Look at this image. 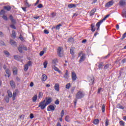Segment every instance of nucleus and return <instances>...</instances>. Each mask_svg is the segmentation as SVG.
Returning <instances> with one entry per match:
<instances>
[{
    "label": "nucleus",
    "mask_w": 126,
    "mask_h": 126,
    "mask_svg": "<svg viewBox=\"0 0 126 126\" xmlns=\"http://www.w3.org/2000/svg\"><path fill=\"white\" fill-rule=\"evenodd\" d=\"M44 54H45V52L43 51H41L39 53V55L42 56L44 55Z\"/></svg>",
    "instance_id": "obj_57"
},
{
    "label": "nucleus",
    "mask_w": 126,
    "mask_h": 126,
    "mask_svg": "<svg viewBox=\"0 0 126 126\" xmlns=\"http://www.w3.org/2000/svg\"><path fill=\"white\" fill-rule=\"evenodd\" d=\"M119 4L121 6H123V5H126V0H121L119 1Z\"/></svg>",
    "instance_id": "obj_10"
},
{
    "label": "nucleus",
    "mask_w": 126,
    "mask_h": 126,
    "mask_svg": "<svg viewBox=\"0 0 126 126\" xmlns=\"http://www.w3.org/2000/svg\"><path fill=\"white\" fill-rule=\"evenodd\" d=\"M102 89L101 88L98 89V92H97L98 94H100V93L101 92V90H102Z\"/></svg>",
    "instance_id": "obj_62"
},
{
    "label": "nucleus",
    "mask_w": 126,
    "mask_h": 126,
    "mask_svg": "<svg viewBox=\"0 0 126 126\" xmlns=\"http://www.w3.org/2000/svg\"><path fill=\"white\" fill-rule=\"evenodd\" d=\"M26 64H27L28 66H31V65H32V62H31V61H29Z\"/></svg>",
    "instance_id": "obj_41"
},
{
    "label": "nucleus",
    "mask_w": 126,
    "mask_h": 126,
    "mask_svg": "<svg viewBox=\"0 0 126 126\" xmlns=\"http://www.w3.org/2000/svg\"><path fill=\"white\" fill-rule=\"evenodd\" d=\"M113 4H114V1L111 0L108 2L106 3V4H105V6L106 7H110V6H112Z\"/></svg>",
    "instance_id": "obj_7"
},
{
    "label": "nucleus",
    "mask_w": 126,
    "mask_h": 126,
    "mask_svg": "<svg viewBox=\"0 0 126 126\" xmlns=\"http://www.w3.org/2000/svg\"><path fill=\"white\" fill-rule=\"evenodd\" d=\"M110 64H107L104 66V69H108L110 67Z\"/></svg>",
    "instance_id": "obj_39"
},
{
    "label": "nucleus",
    "mask_w": 126,
    "mask_h": 126,
    "mask_svg": "<svg viewBox=\"0 0 126 126\" xmlns=\"http://www.w3.org/2000/svg\"><path fill=\"white\" fill-rule=\"evenodd\" d=\"M57 16V13L53 12L51 13V17L54 18Z\"/></svg>",
    "instance_id": "obj_40"
},
{
    "label": "nucleus",
    "mask_w": 126,
    "mask_h": 126,
    "mask_svg": "<svg viewBox=\"0 0 126 126\" xmlns=\"http://www.w3.org/2000/svg\"><path fill=\"white\" fill-rule=\"evenodd\" d=\"M13 74H14V75H16V74H17V69L16 68L13 69Z\"/></svg>",
    "instance_id": "obj_35"
},
{
    "label": "nucleus",
    "mask_w": 126,
    "mask_h": 126,
    "mask_svg": "<svg viewBox=\"0 0 126 126\" xmlns=\"http://www.w3.org/2000/svg\"><path fill=\"white\" fill-rule=\"evenodd\" d=\"M95 12H96V9L94 8L90 12V16H93V15H94V13H95Z\"/></svg>",
    "instance_id": "obj_17"
},
{
    "label": "nucleus",
    "mask_w": 126,
    "mask_h": 126,
    "mask_svg": "<svg viewBox=\"0 0 126 126\" xmlns=\"http://www.w3.org/2000/svg\"><path fill=\"white\" fill-rule=\"evenodd\" d=\"M4 53L6 56H10L9 52H8L7 51H4Z\"/></svg>",
    "instance_id": "obj_49"
},
{
    "label": "nucleus",
    "mask_w": 126,
    "mask_h": 126,
    "mask_svg": "<svg viewBox=\"0 0 126 126\" xmlns=\"http://www.w3.org/2000/svg\"><path fill=\"white\" fill-rule=\"evenodd\" d=\"M55 105H59L60 104V101L59 99H57L56 101H55Z\"/></svg>",
    "instance_id": "obj_52"
},
{
    "label": "nucleus",
    "mask_w": 126,
    "mask_h": 126,
    "mask_svg": "<svg viewBox=\"0 0 126 126\" xmlns=\"http://www.w3.org/2000/svg\"><path fill=\"white\" fill-rule=\"evenodd\" d=\"M71 77L73 81H75V80H76V78H77V77L76 76V74H75V72H72Z\"/></svg>",
    "instance_id": "obj_8"
},
{
    "label": "nucleus",
    "mask_w": 126,
    "mask_h": 126,
    "mask_svg": "<svg viewBox=\"0 0 126 126\" xmlns=\"http://www.w3.org/2000/svg\"><path fill=\"white\" fill-rule=\"evenodd\" d=\"M29 66L26 64L24 66V70H25V71H27L28 70V69L29 68Z\"/></svg>",
    "instance_id": "obj_26"
},
{
    "label": "nucleus",
    "mask_w": 126,
    "mask_h": 126,
    "mask_svg": "<svg viewBox=\"0 0 126 126\" xmlns=\"http://www.w3.org/2000/svg\"><path fill=\"white\" fill-rule=\"evenodd\" d=\"M37 98H38L37 95H35L33 97H32V102H33V103L37 102Z\"/></svg>",
    "instance_id": "obj_22"
},
{
    "label": "nucleus",
    "mask_w": 126,
    "mask_h": 126,
    "mask_svg": "<svg viewBox=\"0 0 126 126\" xmlns=\"http://www.w3.org/2000/svg\"><path fill=\"white\" fill-rule=\"evenodd\" d=\"M105 104H103L101 108L102 113H105Z\"/></svg>",
    "instance_id": "obj_38"
},
{
    "label": "nucleus",
    "mask_w": 126,
    "mask_h": 126,
    "mask_svg": "<svg viewBox=\"0 0 126 126\" xmlns=\"http://www.w3.org/2000/svg\"><path fill=\"white\" fill-rule=\"evenodd\" d=\"M10 28H12L13 29H16V28L15 27V26H14V25H11Z\"/></svg>",
    "instance_id": "obj_55"
},
{
    "label": "nucleus",
    "mask_w": 126,
    "mask_h": 126,
    "mask_svg": "<svg viewBox=\"0 0 126 126\" xmlns=\"http://www.w3.org/2000/svg\"><path fill=\"white\" fill-rule=\"evenodd\" d=\"M3 36H4L3 33L1 32H0V37H3Z\"/></svg>",
    "instance_id": "obj_61"
},
{
    "label": "nucleus",
    "mask_w": 126,
    "mask_h": 126,
    "mask_svg": "<svg viewBox=\"0 0 126 126\" xmlns=\"http://www.w3.org/2000/svg\"><path fill=\"white\" fill-rule=\"evenodd\" d=\"M30 119H33L34 118V115L31 113L30 115Z\"/></svg>",
    "instance_id": "obj_59"
},
{
    "label": "nucleus",
    "mask_w": 126,
    "mask_h": 126,
    "mask_svg": "<svg viewBox=\"0 0 126 126\" xmlns=\"http://www.w3.org/2000/svg\"><path fill=\"white\" fill-rule=\"evenodd\" d=\"M11 36L13 37V38H15L16 37V34L15 33V31H12Z\"/></svg>",
    "instance_id": "obj_29"
},
{
    "label": "nucleus",
    "mask_w": 126,
    "mask_h": 126,
    "mask_svg": "<svg viewBox=\"0 0 126 126\" xmlns=\"http://www.w3.org/2000/svg\"><path fill=\"white\" fill-rule=\"evenodd\" d=\"M61 26H62V25L61 24H59L58 25L56 26V29L57 30H60V27H61Z\"/></svg>",
    "instance_id": "obj_47"
},
{
    "label": "nucleus",
    "mask_w": 126,
    "mask_h": 126,
    "mask_svg": "<svg viewBox=\"0 0 126 126\" xmlns=\"http://www.w3.org/2000/svg\"><path fill=\"white\" fill-rule=\"evenodd\" d=\"M99 119H96L94 120L93 124H94V125H98V124H99Z\"/></svg>",
    "instance_id": "obj_27"
},
{
    "label": "nucleus",
    "mask_w": 126,
    "mask_h": 126,
    "mask_svg": "<svg viewBox=\"0 0 126 126\" xmlns=\"http://www.w3.org/2000/svg\"><path fill=\"white\" fill-rule=\"evenodd\" d=\"M122 62L123 63H126V59H124L122 61Z\"/></svg>",
    "instance_id": "obj_64"
},
{
    "label": "nucleus",
    "mask_w": 126,
    "mask_h": 126,
    "mask_svg": "<svg viewBox=\"0 0 126 126\" xmlns=\"http://www.w3.org/2000/svg\"><path fill=\"white\" fill-rule=\"evenodd\" d=\"M19 39L20 40H21V41H24V38H23V37L22 36V35L21 34L20 35V36H19Z\"/></svg>",
    "instance_id": "obj_45"
},
{
    "label": "nucleus",
    "mask_w": 126,
    "mask_h": 126,
    "mask_svg": "<svg viewBox=\"0 0 126 126\" xmlns=\"http://www.w3.org/2000/svg\"><path fill=\"white\" fill-rule=\"evenodd\" d=\"M16 94H17V93H16L15 92H13V95H12L13 101H14V100H15V97H16Z\"/></svg>",
    "instance_id": "obj_31"
},
{
    "label": "nucleus",
    "mask_w": 126,
    "mask_h": 126,
    "mask_svg": "<svg viewBox=\"0 0 126 126\" xmlns=\"http://www.w3.org/2000/svg\"><path fill=\"white\" fill-rule=\"evenodd\" d=\"M64 115V111H63V110L61 112V118H60V122H63V117Z\"/></svg>",
    "instance_id": "obj_16"
},
{
    "label": "nucleus",
    "mask_w": 126,
    "mask_h": 126,
    "mask_svg": "<svg viewBox=\"0 0 126 126\" xmlns=\"http://www.w3.org/2000/svg\"><path fill=\"white\" fill-rule=\"evenodd\" d=\"M94 80H95V79L94 78V77L91 78L89 80V82L90 83V84H91V85H93V84H94Z\"/></svg>",
    "instance_id": "obj_14"
},
{
    "label": "nucleus",
    "mask_w": 126,
    "mask_h": 126,
    "mask_svg": "<svg viewBox=\"0 0 126 126\" xmlns=\"http://www.w3.org/2000/svg\"><path fill=\"white\" fill-rule=\"evenodd\" d=\"M65 120L66 121V122H70V120H69V116H66L65 118Z\"/></svg>",
    "instance_id": "obj_42"
},
{
    "label": "nucleus",
    "mask_w": 126,
    "mask_h": 126,
    "mask_svg": "<svg viewBox=\"0 0 126 126\" xmlns=\"http://www.w3.org/2000/svg\"><path fill=\"white\" fill-rule=\"evenodd\" d=\"M3 9L5 10H7V11H9V10H10V9H11V7H10V6H9V5L4 6L3 7Z\"/></svg>",
    "instance_id": "obj_12"
},
{
    "label": "nucleus",
    "mask_w": 126,
    "mask_h": 126,
    "mask_svg": "<svg viewBox=\"0 0 126 126\" xmlns=\"http://www.w3.org/2000/svg\"><path fill=\"white\" fill-rule=\"evenodd\" d=\"M4 100H5L6 103H9V97L8 96H5L4 98Z\"/></svg>",
    "instance_id": "obj_34"
},
{
    "label": "nucleus",
    "mask_w": 126,
    "mask_h": 126,
    "mask_svg": "<svg viewBox=\"0 0 126 126\" xmlns=\"http://www.w3.org/2000/svg\"><path fill=\"white\" fill-rule=\"evenodd\" d=\"M107 19V18L104 17L102 20H101L100 21L98 22L96 24V27H97V31L100 30V26L102 23H103V21H105Z\"/></svg>",
    "instance_id": "obj_5"
},
{
    "label": "nucleus",
    "mask_w": 126,
    "mask_h": 126,
    "mask_svg": "<svg viewBox=\"0 0 126 126\" xmlns=\"http://www.w3.org/2000/svg\"><path fill=\"white\" fill-rule=\"evenodd\" d=\"M85 95V94L84 93V92H83V91H79V92H78V93L76 94V98H75L74 101L75 107V106H76V103H77V99L83 98V97H84Z\"/></svg>",
    "instance_id": "obj_2"
},
{
    "label": "nucleus",
    "mask_w": 126,
    "mask_h": 126,
    "mask_svg": "<svg viewBox=\"0 0 126 126\" xmlns=\"http://www.w3.org/2000/svg\"><path fill=\"white\" fill-rule=\"evenodd\" d=\"M10 43L12 46H16V42L12 39L10 40Z\"/></svg>",
    "instance_id": "obj_21"
},
{
    "label": "nucleus",
    "mask_w": 126,
    "mask_h": 126,
    "mask_svg": "<svg viewBox=\"0 0 126 126\" xmlns=\"http://www.w3.org/2000/svg\"><path fill=\"white\" fill-rule=\"evenodd\" d=\"M103 66H104V63H103V62H101L100 63H99L98 64L99 69H102V68H103Z\"/></svg>",
    "instance_id": "obj_19"
},
{
    "label": "nucleus",
    "mask_w": 126,
    "mask_h": 126,
    "mask_svg": "<svg viewBox=\"0 0 126 126\" xmlns=\"http://www.w3.org/2000/svg\"><path fill=\"white\" fill-rule=\"evenodd\" d=\"M79 57H81L80 58L79 62L80 63H82V62H84V61H85V59H86L85 53H83V51H82L79 52L78 55V58H79Z\"/></svg>",
    "instance_id": "obj_3"
},
{
    "label": "nucleus",
    "mask_w": 126,
    "mask_h": 126,
    "mask_svg": "<svg viewBox=\"0 0 126 126\" xmlns=\"http://www.w3.org/2000/svg\"><path fill=\"white\" fill-rule=\"evenodd\" d=\"M95 24H92L91 25V30L92 31V32H95V30H96V29H95Z\"/></svg>",
    "instance_id": "obj_18"
},
{
    "label": "nucleus",
    "mask_w": 126,
    "mask_h": 126,
    "mask_svg": "<svg viewBox=\"0 0 126 126\" xmlns=\"http://www.w3.org/2000/svg\"><path fill=\"white\" fill-rule=\"evenodd\" d=\"M4 13H5V11L3 9L1 10L0 12V14H4Z\"/></svg>",
    "instance_id": "obj_53"
},
{
    "label": "nucleus",
    "mask_w": 126,
    "mask_h": 126,
    "mask_svg": "<svg viewBox=\"0 0 126 126\" xmlns=\"http://www.w3.org/2000/svg\"><path fill=\"white\" fill-rule=\"evenodd\" d=\"M14 59L15 60H16V61H18L20 59V56H19L18 55H14Z\"/></svg>",
    "instance_id": "obj_32"
},
{
    "label": "nucleus",
    "mask_w": 126,
    "mask_h": 126,
    "mask_svg": "<svg viewBox=\"0 0 126 126\" xmlns=\"http://www.w3.org/2000/svg\"><path fill=\"white\" fill-rule=\"evenodd\" d=\"M68 8H73L76 7V5L75 4L70 3L68 5Z\"/></svg>",
    "instance_id": "obj_13"
},
{
    "label": "nucleus",
    "mask_w": 126,
    "mask_h": 126,
    "mask_svg": "<svg viewBox=\"0 0 126 126\" xmlns=\"http://www.w3.org/2000/svg\"><path fill=\"white\" fill-rule=\"evenodd\" d=\"M44 33H45V34H49V31H48L47 30H45L44 31Z\"/></svg>",
    "instance_id": "obj_63"
},
{
    "label": "nucleus",
    "mask_w": 126,
    "mask_h": 126,
    "mask_svg": "<svg viewBox=\"0 0 126 126\" xmlns=\"http://www.w3.org/2000/svg\"><path fill=\"white\" fill-rule=\"evenodd\" d=\"M53 69H54V70H55V71H57L59 73H61V72H62V71L60 70V69H59V68H58L57 67H56L55 65L53 66Z\"/></svg>",
    "instance_id": "obj_15"
},
{
    "label": "nucleus",
    "mask_w": 126,
    "mask_h": 126,
    "mask_svg": "<svg viewBox=\"0 0 126 126\" xmlns=\"http://www.w3.org/2000/svg\"><path fill=\"white\" fill-rule=\"evenodd\" d=\"M68 71L67 70H66L65 73L63 76L64 78L67 79L68 78Z\"/></svg>",
    "instance_id": "obj_24"
},
{
    "label": "nucleus",
    "mask_w": 126,
    "mask_h": 126,
    "mask_svg": "<svg viewBox=\"0 0 126 126\" xmlns=\"http://www.w3.org/2000/svg\"><path fill=\"white\" fill-rule=\"evenodd\" d=\"M119 124H120V126H125V123L123 121H120L119 122Z\"/></svg>",
    "instance_id": "obj_43"
},
{
    "label": "nucleus",
    "mask_w": 126,
    "mask_h": 126,
    "mask_svg": "<svg viewBox=\"0 0 126 126\" xmlns=\"http://www.w3.org/2000/svg\"><path fill=\"white\" fill-rule=\"evenodd\" d=\"M48 112H51V111H55V106L53 105H50L47 107Z\"/></svg>",
    "instance_id": "obj_6"
},
{
    "label": "nucleus",
    "mask_w": 126,
    "mask_h": 126,
    "mask_svg": "<svg viewBox=\"0 0 126 126\" xmlns=\"http://www.w3.org/2000/svg\"><path fill=\"white\" fill-rule=\"evenodd\" d=\"M10 85L12 88H15V82L13 80H11L10 81Z\"/></svg>",
    "instance_id": "obj_11"
},
{
    "label": "nucleus",
    "mask_w": 126,
    "mask_h": 126,
    "mask_svg": "<svg viewBox=\"0 0 126 126\" xmlns=\"http://www.w3.org/2000/svg\"><path fill=\"white\" fill-rule=\"evenodd\" d=\"M42 96H43V94L40 92L38 95V98H42Z\"/></svg>",
    "instance_id": "obj_54"
},
{
    "label": "nucleus",
    "mask_w": 126,
    "mask_h": 126,
    "mask_svg": "<svg viewBox=\"0 0 126 126\" xmlns=\"http://www.w3.org/2000/svg\"><path fill=\"white\" fill-rule=\"evenodd\" d=\"M43 65H44V68H47V65H48V62H47V61H45V62H44Z\"/></svg>",
    "instance_id": "obj_36"
},
{
    "label": "nucleus",
    "mask_w": 126,
    "mask_h": 126,
    "mask_svg": "<svg viewBox=\"0 0 126 126\" xmlns=\"http://www.w3.org/2000/svg\"><path fill=\"white\" fill-rule=\"evenodd\" d=\"M72 41H73V38L72 37L69 38L68 40V42H72Z\"/></svg>",
    "instance_id": "obj_60"
},
{
    "label": "nucleus",
    "mask_w": 126,
    "mask_h": 126,
    "mask_svg": "<svg viewBox=\"0 0 126 126\" xmlns=\"http://www.w3.org/2000/svg\"><path fill=\"white\" fill-rule=\"evenodd\" d=\"M22 48H23V50H24V51H27L28 50L27 47L24 45L22 46Z\"/></svg>",
    "instance_id": "obj_51"
},
{
    "label": "nucleus",
    "mask_w": 126,
    "mask_h": 126,
    "mask_svg": "<svg viewBox=\"0 0 126 126\" xmlns=\"http://www.w3.org/2000/svg\"><path fill=\"white\" fill-rule=\"evenodd\" d=\"M37 7L38 8H42L43 7V4H39L38 6Z\"/></svg>",
    "instance_id": "obj_56"
},
{
    "label": "nucleus",
    "mask_w": 126,
    "mask_h": 126,
    "mask_svg": "<svg viewBox=\"0 0 126 126\" xmlns=\"http://www.w3.org/2000/svg\"><path fill=\"white\" fill-rule=\"evenodd\" d=\"M25 5H26L27 6H29V7H30V6H31V5L29 4V3H28V2H27V0H26Z\"/></svg>",
    "instance_id": "obj_50"
},
{
    "label": "nucleus",
    "mask_w": 126,
    "mask_h": 126,
    "mask_svg": "<svg viewBox=\"0 0 126 126\" xmlns=\"http://www.w3.org/2000/svg\"><path fill=\"white\" fill-rule=\"evenodd\" d=\"M46 100H44L42 101H41L39 104H38V107L40 108L41 110H44V109H46V107L48 106L49 104H51L52 103V97H46Z\"/></svg>",
    "instance_id": "obj_1"
},
{
    "label": "nucleus",
    "mask_w": 126,
    "mask_h": 126,
    "mask_svg": "<svg viewBox=\"0 0 126 126\" xmlns=\"http://www.w3.org/2000/svg\"><path fill=\"white\" fill-rule=\"evenodd\" d=\"M75 89V88H74V87H73L71 89V93H73L74 92Z\"/></svg>",
    "instance_id": "obj_58"
},
{
    "label": "nucleus",
    "mask_w": 126,
    "mask_h": 126,
    "mask_svg": "<svg viewBox=\"0 0 126 126\" xmlns=\"http://www.w3.org/2000/svg\"><path fill=\"white\" fill-rule=\"evenodd\" d=\"M57 54L60 58L63 57V48L59 47L57 50Z\"/></svg>",
    "instance_id": "obj_4"
},
{
    "label": "nucleus",
    "mask_w": 126,
    "mask_h": 126,
    "mask_svg": "<svg viewBox=\"0 0 126 126\" xmlns=\"http://www.w3.org/2000/svg\"><path fill=\"white\" fill-rule=\"evenodd\" d=\"M47 77L46 75H45V74L42 75V81H46V80H47Z\"/></svg>",
    "instance_id": "obj_20"
},
{
    "label": "nucleus",
    "mask_w": 126,
    "mask_h": 126,
    "mask_svg": "<svg viewBox=\"0 0 126 126\" xmlns=\"http://www.w3.org/2000/svg\"><path fill=\"white\" fill-rule=\"evenodd\" d=\"M109 126V120L106 119L105 126Z\"/></svg>",
    "instance_id": "obj_48"
},
{
    "label": "nucleus",
    "mask_w": 126,
    "mask_h": 126,
    "mask_svg": "<svg viewBox=\"0 0 126 126\" xmlns=\"http://www.w3.org/2000/svg\"><path fill=\"white\" fill-rule=\"evenodd\" d=\"M3 19H4V20H5V21H7V17L5 15H3V16L2 17Z\"/></svg>",
    "instance_id": "obj_44"
},
{
    "label": "nucleus",
    "mask_w": 126,
    "mask_h": 126,
    "mask_svg": "<svg viewBox=\"0 0 126 126\" xmlns=\"http://www.w3.org/2000/svg\"><path fill=\"white\" fill-rule=\"evenodd\" d=\"M53 63H58V59H55L52 61Z\"/></svg>",
    "instance_id": "obj_46"
},
{
    "label": "nucleus",
    "mask_w": 126,
    "mask_h": 126,
    "mask_svg": "<svg viewBox=\"0 0 126 126\" xmlns=\"http://www.w3.org/2000/svg\"><path fill=\"white\" fill-rule=\"evenodd\" d=\"M65 88L66 89H69L70 88V83H68L65 86Z\"/></svg>",
    "instance_id": "obj_37"
},
{
    "label": "nucleus",
    "mask_w": 126,
    "mask_h": 126,
    "mask_svg": "<svg viewBox=\"0 0 126 126\" xmlns=\"http://www.w3.org/2000/svg\"><path fill=\"white\" fill-rule=\"evenodd\" d=\"M54 88L56 91L59 92V91H60V84H59V83L55 84Z\"/></svg>",
    "instance_id": "obj_9"
},
{
    "label": "nucleus",
    "mask_w": 126,
    "mask_h": 126,
    "mask_svg": "<svg viewBox=\"0 0 126 126\" xmlns=\"http://www.w3.org/2000/svg\"><path fill=\"white\" fill-rule=\"evenodd\" d=\"M70 54H71V55H74V48H71L70 49Z\"/></svg>",
    "instance_id": "obj_33"
},
{
    "label": "nucleus",
    "mask_w": 126,
    "mask_h": 126,
    "mask_svg": "<svg viewBox=\"0 0 126 126\" xmlns=\"http://www.w3.org/2000/svg\"><path fill=\"white\" fill-rule=\"evenodd\" d=\"M6 74H7L8 77H10V71L8 69H6L5 70Z\"/></svg>",
    "instance_id": "obj_23"
},
{
    "label": "nucleus",
    "mask_w": 126,
    "mask_h": 126,
    "mask_svg": "<svg viewBox=\"0 0 126 126\" xmlns=\"http://www.w3.org/2000/svg\"><path fill=\"white\" fill-rule=\"evenodd\" d=\"M23 50L22 48V46H19L18 48V50L19 51V53H21V54L23 53V50Z\"/></svg>",
    "instance_id": "obj_30"
},
{
    "label": "nucleus",
    "mask_w": 126,
    "mask_h": 126,
    "mask_svg": "<svg viewBox=\"0 0 126 126\" xmlns=\"http://www.w3.org/2000/svg\"><path fill=\"white\" fill-rule=\"evenodd\" d=\"M117 107L118 109H122V110H124L125 109V107H124L121 104H118L117 106Z\"/></svg>",
    "instance_id": "obj_28"
},
{
    "label": "nucleus",
    "mask_w": 126,
    "mask_h": 126,
    "mask_svg": "<svg viewBox=\"0 0 126 126\" xmlns=\"http://www.w3.org/2000/svg\"><path fill=\"white\" fill-rule=\"evenodd\" d=\"M7 94H8V97H9V98H11V97H12V93H11V92L9 90L7 91Z\"/></svg>",
    "instance_id": "obj_25"
}]
</instances>
